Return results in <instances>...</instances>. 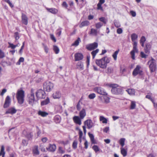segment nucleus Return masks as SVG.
<instances>
[{
    "label": "nucleus",
    "mask_w": 157,
    "mask_h": 157,
    "mask_svg": "<svg viewBox=\"0 0 157 157\" xmlns=\"http://www.w3.org/2000/svg\"><path fill=\"white\" fill-rule=\"evenodd\" d=\"M131 40L133 42V49L131 51L130 54L131 56V58L132 59L134 60L135 59V53L138 52V49L137 48V43L136 40L138 38V35L136 34L132 33L131 36Z\"/></svg>",
    "instance_id": "1"
},
{
    "label": "nucleus",
    "mask_w": 157,
    "mask_h": 157,
    "mask_svg": "<svg viewBox=\"0 0 157 157\" xmlns=\"http://www.w3.org/2000/svg\"><path fill=\"white\" fill-rule=\"evenodd\" d=\"M106 85L112 88L111 90L112 93L116 95H122L123 94V91L122 89L117 88L119 86L116 84H107Z\"/></svg>",
    "instance_id": "2"
},
{
    "label": "nucleus",
    "mask_w": 157,
    "mask_h": 157,
    "mask_svg": "<svg viewBox=\"0 0 157 157\" xmlns=\"http://www.w3.org/2000/svg\"><path fill=\"white\" fill-rule=\"evenodd\" d=\"M109 62V59L106 57H104L100 59H97L96 61V64L102 68H106L107 64Z\"/></svg>",
    "instance_id": "3"
},
{
    "label": "nucleus",
    "mask_w": 157,
    "mask_h": 157,
    "mask_svg": "<svg viewBox=\"0 0 157 157\" xmlns=\"http://www.w3.org/2000/svg\"><path fill=\"white\" fill-rule=\"evenodd\" d=\"M16 97L19 104H22L24 101V91L22 90H18L16 94Z\"/></svg>",
    "instance_id": "4"
},
{
    "label": "nucleus",
    "mask_w": 157,
    "mask_h": 157,
    "mask_svg": "<svg viewBox=\"0 0 157 157\" xmlns=\"http://www.w3.org/2000/svg\"><path fill=\"white\" fill-rule=\"evenodd\" d=\"M28 97L29 104L33 106V105L36 102V100L35 97L34 90L33 89H31V93L28 95Z\"/></svg>",
    "instance_id": "5"
},
{
    "label": "nucleus",
    "mask_w": 157,
    "mask_h": 157,
    "mask_svg": "<svg viewBox=\"0 0 157 157\" xmlns=\"http://www.w3.org/2000/svg\"><path fill=\"white\" fill-rule=\"evenodd\" d=\"M54 86L52 83L49 81H46L44 83L43 87L44 90L48 92L50 91Z\"/></svg>",
    "instance_id": "6"
},
{
    "label": "nucleus",
    "mask_w": 157,
    "mask_h": 157,
    "mask_svg": "<svg viewBox=\"0 0 157 157\" xmlns=\"http://www.w3.org/2000/svg\"><path fill=\"white\" fill-rule=\"evenodd\" d=\"M36 96L38 99H44L46 97V94L44 91L40 89L38 90L36 92Z\"/></svg>",
    "instance_id": "7"
},
{
    "label": "nucleus",
    "mask_w": 157,
    "mask_h": 157,
    "mask_svg": "<svg viewBox=\"0 0 157 157\" xmlns=\"http://www.w3.org/2000/svg\"><path fill=\"white\" fill-rule=\"evenodd\" d=\"M94 91L98 94L102 95H107V93L105 90L101 87H96L94 89Z\"/></svg>",
    "instance_id": "8"
},
{
    "label": "nucleus",
    "mask_w": 157,
    "mask_h": 157,
    "mask_svg": "<svg viewBox=\"0 0 157 157\" xmlns=\"http://www.w3.org/2000/svg\"><path fill=\"white\" fill-rule=\"evenodd\" d=\"M98 47V44L97 42H94L86 46V48L89 51L94 50Z\"/></svg>",
    "instance_id": "9"
},
{
    "label": "nucleus",
    "mask_w": 157,
    "mask_h": 157,
    "mask_svg": "<svg viewBox=\"0 0 157 157\" xmlns=\"http://www.w3.org/2000/svg\"><path fill=\"white\" fill-rule=\"evenodd\" d=\"M148 64L149 66L150 69H156V61L155 59L152 58L148 62Z\"/></svg>",
    "instance_id": "10"
},
{
    "label": "nucleus",
    "mask_w": 157,
    "mask_h": 157,
    "mask_svg": "<svg viewBox=\"0 0 157 157\" xmlns=\"http://www.w3.org/2000/svg\"><path fill=\"white\" fill-rule=\"evenodd\" d=\"M84 58L83 54L80 52H77L75 54L74 59L75 61H79L83 59Z\"/></svg>",
    "instance_id": "11"
},
{
    "label": "nucleus",
    "mask_w": 157,
    "mask_h": 157,
    "mask_svg": "<svg viewBox=\"0 0 157 157\" xmlns=\"http://www.w3.org/2000/svg\"><path fill=\"white\" fill-rule=\"evenodd\" d=\"M11 98L9 96H7L5 100V102L3 105L4 108H6L9 106L11 103Z\"/></svg>",
    "instance_id": "12"
},
{
    "label": "nucleus",
    "mask_w": 157,
    "mask_h": 157,
    "mask_svg": "<svg viewBox=\"0 0 157 157\" xmlns=\"http://www.w3.org/2000/svg\"><path fill=\"white\" fill-rule=\"evenodd\" d=\"M21 15L22 22L25 25H27L28 23V18L26 15L25 14L22 13Z\"/></svg>",
    "instance_id": "13"
},
{
    "label": "nucleus",
    "mask_w": 157,
    "mask_h": 157,
    "mask_svg": "<svg viewBox=\"0 0 157 157\" xmlns=\"http://www.w3.org/2000/svg\"><path fill=\"white\" fill-rule=\"evenodd\" d=\"M151 47V46L149 43H147L145 44L144 48V50L146 53L147 54H149Z\"/></svg>",
    "instance_id": "14"
},
{
    "label": "nucleus",
    "mask_w": 157,
    "mask_h": 157,
    "mask_svg": "<svg viewBox=\"0 0 157 157\" xmlns=\"http://www.w3.org/2000/svg\"><path fill=\"white\" fill-rule=\"evenodd\" d=\"M85 125H86L87 128L89 129L91 128L93 126V123L92 121L90 120H87L84 122Z\"/></svg>",
    "instance_id": "15"
},
{
    "label": "nucleus",
    "mask_w": 157,
    "mask_h": 157,
    "mask_svg": "<svg viewBox=\"0 0 157 157\" xmlns=\"http://www.w3.org/2000/svg\"><path fill=\"white\" fill-rule=\"evenodd\" d=\"M80 117L78 116H75L73 117V120L74 122L76 124L80 125L81 124V121Z\"/></svg>",
    "instance_id": "16"
},
{
    "label": "nucleus",
    "mask_w": 157,
    "mask_h": 157,
    "mask_svg": "<svg viewBox=\"0 0 157 157\" xmlns=\"http://www.w3.org/2000/svg\"><path fill=\"white\" fill-rule=\"evenodd\" d=\"M46 9L47 11L53 14H56L58 12V10L55 8H49L47 7L46 8Z\"/></svg>",
    "instance_id": "17"
},
{
    "label": "nucleus",
    "mask_w": 157,
    "mask_h": 157,
    "mask_svg": "<svg viewBox=\"0 0 157 157\" xmlns=\"http://www.w3.org/2000/svg\"><path fill=\"white\" fill-rule=\"evenodd\" d=\"M143 74V71L141 69H134L132 73L133 75L134 76L138 75H142Z\"/></svg>",
    "instance_id": "18"
},
{
    "label": "nucleus",
    "mask_w": 157,
    "mask_h": 157,
    "mask_svg": "<svg viewBox=\"0 0 157 157\" xmlns=\"http://www.w3.org/2000/svg\"><path fill=\"white\" fill-rule=\"evenodd\" d=\"M56 149V146L55 144H50L48 147L47 148V150L51 151H54Z\"/></svg>",
    "instance_id": "19"
},
{
    "label": "nucleus",
    "mask_w": 157,
    "mask_h": 157,
    "mask_svg": "<svg viewBox=\"0 0 157 157\" xmlns=\"http://www.w3.org/2000/svg\"><path fill=\"white\" fill-rule=\"evenodd\" d=\"M80 117L81 119H83L86 116V110L84 109H82L79 113Z\"/></svg>",
    "instance_id": "20"
},
{
    "label": "nucleus",
    "mask_w": 157,
    "mask_h": 157,
    "mask_svg": "<svg viewBox=\"0 0 157 157\" xmlns=\"http://www.w3.org/2000/svg\"><path fill=\"white\" fill-rule=\"evenodd\" d=\"M120 149L121 154L124 157L126 156L127 154V149L123 147H121Z\"/></svg>",
    "instance_id": "21"
},
{
    "label": "nucleus",
    "mask_w": 157,
    "mask_h": 157,
    "mask_svg": "<svg viewBox=\"0 0 157 157\" xmlns=\"http://www.w3.org/2000/svg\"><path fill=\"white\" fill-rule=\"evenodd\" d=\"M90 24V22L89 21L86 20L82 21L79 25L80 28H82L84 26H88Z\"/></svg>",
    "instance_id": "22"
},
{
    "label": "nucleus",
    "mask_w": 157,
    "mask_h": 157,
    "mask_svg": "<svg viewBox=\"0 0 157 157\" xmlns=\"http://www.w3.org/2000/svg\"><path fill=\"white\" fill-rule=\"evenodd\" d=\"M17 112V110L14 108H11L9 109L6 112V113L13 114Z\"/></svg>",
    "instance_id": "23"
},
{
    "label": "nucleus",
    "mask_w": 157,
    "mask_h": 157,
    "mask_svg": "<svg viewBox=\"0 0 157 157\" xmlns=\"http://www.w3.org/2000/svg\"><path fill=\"white\" fill-rule=\"evenodd\" d=\"M88 135L90 138L92 144H96L97 143L96 142V140H95L94 138V135L90 133V132L88 133Z\"/></svg>",
    "instance_id": "24"
},
{
    "label": "nucleus",
    "mask_w": 157,
    "mask_h": 157,
    "mask_svg": "<svg viewBox=\"0 0 157 157\" xmlns=\"http://www.w3.org/2000/svg\"><path fill=\"white\" fill-rule=\"evenodd\" d=\"M80 42H81V40L80 38L78 37L74 42L72 44L71 46L77 47L79 45V44Z\"/></svg>",
    "instance_id": "25"
},
{
    "label": "nucleus",
    "mask_w": 157,
    "mask_h": 157,
    "mask_svg": "<svg viewBox=\"0 0 157 157\" xmlns=\"http://www.w3.org/2000/svg\"><path fill=\"white\" fill-rule=\"evenodd\" d=\"M126 92L130 95H134L135 94V90L133 89H129L126 90Z\"/></svg>",
    "instance_id": "26"
},
{
    "label": "nucleus",
    "mask_w": 157,
    "mask_h": 157,
    "mask_svg": "<svg viewBox=\"0 0 157 157\" xmlns=\"http://www.w3.org/2000/svg\"><path fill=\"white\" fill-rule=\"evenodd\" d=\"M53 97L54 99L59 98L61 97V93L57 91L53 94Z\"/></svg>",
    "instance_id": "27"
},
{
    "label": "nucleus",
    "mask_w": 157,
    "mask_h": 157,
    "mask_svg": "<svg viewBox=\"0 0 157 157\" xmlns=\"http://www.w3.org/2000/svg\"><path fill=\"white\" fill-rule=\"evenodd\" d=\"M146 40V39L145 36H143L141 37V38L140 40V43L142 47H144V44Z\"/></svg>",
    "instance_id": "28"
},
{
    "label": "nucleus",
    "mask_w": 157,
    "mask_h": 157,
    "mask_svg": "<svg viewBox=\"0 0 157 157\" xmlns=\"http://www.w3.org/2000/svg\"><path fill=\"white\" fill-rule=\"evenodd\" d=\"M33 153L36 155H38L39 154V152L38 150V146H35L33 149Z\"/></svg>",
    "instance_id": "29"
},
{
    "label": "nucleus",
    "mask_w": 157,
    "mask_h": 157,
    "mask_svg": "<svg viewBox=\"0 0 157 157\" xmlns=\"http://www.w3.org/2000/svg\"><path fill=\"white\" fill-rule=\"evenodd\" d=\"M99 20L103 24H106L107 22V20L104 17H101L98 18Z\"/></svg>",
    "instance_id": "30"
},
{
    "label": "nucleus",
    "mask_w": 157,
    "mask_h": 157,
    "mask_svg": "<svg viewBox=\"0 0 157 157\" xmlns=\"http://www.w3.org/2000/svg\"><path fill=\"white\" fill-rule=\"evenodd\" d=\"M38 114L39 115L43 117H46L48 114L47 113L40 110L38 111Z\"/></svg>",
    "instance_id": "31"
},
{
    "label": "nucleus",
    "mask_w": 157,
    "mask_h": 157,
    "mask_svg": "<svg viewBox=\"0 0 157 157\" xmlns=\"http://www.w3.org/2000/svg\"><path fill=\"white\" fill-rule=\"evenodd\" d=\"M50 100L49 98H48L47 97L45 100L41 101V105L43 106L48 104Z\"/></svg>",
    "instance_id": "32"
},
{
    "label": "nucleus",
    "mask_w": 157,
    "mask_h": 157,
    "mask_svg": "<svg viewBox=\"0 0 157 157\" xmlns=\"http://www.w3.org/2000/svg\"><path fill=\"white\" fill-rule=\"evenodd\" d=\"M125 140V139L124 138H121L119 140V143L121 146V147H123L124 146Z\"/></svg>",
    "instance_id": "33"
},
{
    "label": "nucleus",
    "mask_w": 157,
    "mask_h": 157,
    "mask_svg": "<svg viewBox=\"0 0 157 157\" xmlns=\"http://www.w3.org/2000/svg\"><path fill=\"white\" fill-rule=\"evenodd\" d=\"M90 34L96 36L98 34L97 30L96 29L92 28L90 31Z\"/></svg>",
    "instance_id": "34"
},
{
    "label": "nucleus",
    "mask_w": 157,
    "mask_h": 157,
    "mask_svg": "<svg viewBox=\"0 0 157 157\" xmlns=\"http://www.w3.org/2000/svg\"><path fill=\"white\" fill-rule=\"evenodd\" d=\"M99 51V49H97L95 50H93V51H92V52L91 53L93 59H94L95 58L97 54L98 53Z\"/></svg>",
    "instance_id": "35"
},
{
    "label": "nucleus",
    "mask_w": 157,
    "mask_h": 157,
    "mask_svg": "<svg viewBox=\"0 0 157 157\" xmlns=\"http://www.w3.org/2000/svg\"><path fill=\"white\" fill-rule=\"evenodd\" d=\"M100 121H101L103 123L106 124L107 123L108 120L104 117L101 116L100 117Z\"/></svg>",
    "instance_id": "36"
},
{
    "label": "nucleus",
    "mask_w": 157,
    "mask_h": 157,
    "mask_svg": "<svg viewBox=\"0 0 157 157\" xmlns=\"http://www.w3.org/2000/svg\"><path fill=\"white\" fill-rule=\"evenodd\" d=\"M103 25V23L98 22L95 24V26L97 29H100Z\"/></svg>",
    "instance_id": "37"
},
{
    "label": "nucleus",
    "mask_w": 157,
    "mask_h": 157,
    "mask_svg": "<svg viewBox=\"0 0 157 157\" xmlns=\"http://www.w3.org/2000/svg\"><path fill=\"white\" fill-rule=\"evenodd\" d=\"M53 50L56 54H58L59 52V48L56 45L53 46Z\"/></svg>",
    "instance_id": "38"
},
{
    "label": "nucleus",
    "mask_w": 157,
    "mask_h": 157,
    "mask_svg": "<svg viewBox=\"0 0 157 157\" xmlns=\"http://www.w3.org/2000/svg\"><path fill=\"white\" fill-rule=\"evenodd\" d=\"M136 107V102L135 101H132L130 106V109H135Z\"/></svg>",
    "instance_id": "39"
},
{
    "label": "nucleus",
    "mask_w": 157,
    "mask_h": 157,
    "mask_svg": "<svg viewBox=\"0 0 157 157\" xmlns=\"http://www.w3.org/2000/svg\"><path fill=\"white\" fill-rule=\"evenodd\" d=\"M119 52V50L116 51L112 55V56L115 61L117 59V55Z\"/></svg>",
    "instance_id": "40"
},
{
    "label": "nucleus",
    "mask_w": 157,
    "mask_h": 157,
    "mask_svg": "<svg viewBox=\"0 0 157 157\" xmlns=\"http://www.w3.org/2000/svg\"><path fill=\"white\" fill-rule=\"evenodd\" d=\"M4 146L3 145L2 146L0 151V156L5 155V152L4 151Z\"/></svg>",
    "instance_id": "41"
},
{
    "label": "nucleus",
    "mask_w": 157,
    "mask_h": 157,
    "mask_svg": "<svg viewBox=\"0 0 157 157\" xmlns=\"http://www.w3.org/2000/svg\"><path fill=\"white\" fill-rule=\"evenodd\" d=\"M14 37L16 40H17L20 38V36L19 33L18 32H15L14 33Z\"/></svg>",
    "instance_id": "42"
},
{
    "label": "nucleus",
    "mask_w": 157,
    "mask_h": 157,
    "mask_svg": "<svg viewBox=\"0 0 157 157\" xmlns=\"http://www.w3.org/2000/svg\"><path fill=\"white\" fill-rule=\"evenodd\" d=\"M92 148L95 152H97L99 151V148L97 145H94L92 147Z\"/></svg>",
    "instance_id": "43"
},
{
    "label": "nucleus",
    "mask_w": 157,
    "mask_h": 157,
    "mask_svg": "<svg viewBox=\"0 0 157 157\" xmlns=\"http://www.w3.org/2000/svg\"><path fill=\"white\" fill-rule=\"evenodd\" d=\"M42 45L44 47V49L45 51V52L47 53H48L49 51V49L48 46L43 43L42 44Z\"/></svg>",
    "instance_id": "44"
},
{
    "label": "nucleus",
    "mask_w": 157,
    "mask_h": 157,
    "mask_svg": "<svg viewBox=\"0 0 157 157\" xmlns=\"http://www.w3.org/2000/svg\"><path fill=\"white\" fill-rule=\"evenodd\" d=\"M5 57L4 52L0 49V58L2 59Z\"/></svg>",
    "instance_id": "45"
},
{
    "label": "nucleus",
    "mask_w": 157,
    "mask_h": 157,
    "mask_svg": "<svg viewBox=\"0 0 157 157\" xmlns=\"http://www.w3.org/2000/svg\"><path fill=\"white\" fill-rule=\"evenodd\" d=\"M140 56L142 58H146L147 55L144 54L143 52H141L140 53Z\"/></svg>",
    "instance_id": "46"
},
{
    "label": "nucleus",
    "mask_w": 157,
    "mask_h": 157,
    "mask_svg": "<svg viewBox=\"0 0 157 157\" xmlns=\"http://www.w3.org/2000/svg\"><path fill=\"white\" fill-rule=\"evenodd\" d=\"M96 97L95 94L94 93H92L90 94L88 96V98L90 99H93Z\"/></svg>",
    "instance_id": "47"
},
{
    "label": "nucleus",
    "mask_w": 157,
    "mask_h": 157,
    "mask_svg": "<svg viewBox=\"0 0 157 157\" xmlns=\"http://www.w3.org/2000/svg\"><path fill=\"white\" fill-rule=\"evenodd\" d=\"M4 1L6 2L10 6L11 8H13V5L12 4L11 2L10 1V0H4Z\"/></svg>",
    "instance_id": "48"
},
{
    "label": "nucleus",
    "mask_w": 157,
    "mask_h": 157,
    "mask_svg": "<svg viewBox=\"0 0 157 157\" xmlns=\"http://www.w3.org/2000/svg\"><path fill=\"white\" fill-rule=\"evenodd\" d=\"M90 59V55H87L86 57V63L87 66L88 67L89 65Z\"/></svg>",
    "instance_id": "49"
},
{
    "label": "nucleus",
    "mask_w": 157,
    "mask_h": 157,
    "mask_svg": "<svg viewBox=\"0 0 157 157\" xmlns=\"http://www.w3.org/2000/svg\"><path fill=\"white\" fill-rule=\"evenodd\" d=\"M77 142L76 140H75L72 144V147L73 148L76 149L77 147Z\"/></svg>",
    "instance_id": "50"
},
{
    "label": "nucleus",
    "mask_w": 157,
    "mask_h": 157,
    "mask_svg": "<svg viewBox=\"0 0 157 157\" xmlns=\"http://www.w3.org/2000/svg\"><path fill=\"white\" fill-rule=\"evenodd\" d=\"M101 4L98 3L97 5V9L98 10H101L102 11L103 10L102 7L101 6Z\"/></svg>",
    "instance_id": "51"
},
{
    "label": "nucleus",
    "mask_w": 157,
    "mask_h": 157,
    "mask_svg": "<svg viewBox=\"0 0 157 157\" xmlns=\"http://www.w3.org/2000/svg\"><path fill=\"white\" fill-rule=\"evenodd\" d=\"M8 44L9 45L8 48H11L12 49H14L15 48V45H14L13 44L11 43L10 42H8Z\"/></svg>",
    "instance_id": "52"
},
{
    "label": "nucleus",
    "mask_w": 157,
    "mask_h": 157,
    "mask_svg": "<svg viewBox=\"0 0 157 157\" xmlns=\"http://www.w3.org/2000/svg\"><path fill=\"white\" fill-rule=\"evenodd\" d=\"M80 100H79L78 101V103H77V104L76 106L77 109L78 111H80L81 109V106L80 105Z\"/></svg>",
    "instance_id": "53"
},
{
    "label": "nucleus",
    "mask_w": 157,
    "mask_h": 157,
    "mask_svg": "<svg viewBox=\"0 0 157 157\" xmlns=\"http://www.w3.org/2000/svg\"><path fill=\"white\" fill-rule=\"evenodd\" d=\"M50 36L51 39L54 42H56V40L54 35L53 34H50Z\"/></svg>",
    "instance_id": "54"
},
{
    "label": "nucleus",
    "mask_w": 157,
    "mask_h": 157,
    "mask_svg": "<svg viewBox=\"0 0 157 157\" xmlns=\"http://www.w3.org/2000/svg\"><path fill=\"white\" fill-rule=\"evenodd\" d=\"M24 61V59L23 57H21L19 59L17 63L18 64H20L21 62H23Z\"/></svg>",
    "instance_id": "55"
},
{
    "label": "nucleus",
    "mask_w": 157,
    "mask_h": 157,
    "mask_svg": "<svg viewBox=\"0 0 157 157\" xmlns=\"http://www.w3.org/2000/svg\"><path fill=\"white\" fill-rule=\"evenodd\" d=\"M62 6L66 9H67L68 5L66 2H63L62 4Z\"/></svg>",
    "instance_id": "56"
},
{
    "label": "nucleus",
    "mask_w": 157,
    "mask_h": 157,
    "mask_svg": "<svg viewBox=\"0 0 157 157\" xmlns=\"http://www.w3.org/2000/svg\"><path fill=\"white\" fill-rule=\"evenodd\" d=\"M59 153L63 154L65 153V151L62 149V147H59Z\"/></svg>",
    "instance_id": "57"
},
{
    "label": "nucleus",
    "mask_w": 157,
    "mask_h": 157,
    "mask_svg": "<svg viewBox=\"0 0 157 157\" xmlns=\"http://www.w3.org/2000/svg\"><path fill=\"white\" fill-rule=\"evenodd\" d=\"M104 101L106 103H108L109 102V98L107 97H104Z\"/></svg>",
    "instance_id": "58"
},
{
    "label": "nucleus",
    "mask_w": 157,
    "mask_h": 157,
    "mask_svg": "<svg viewBox=\"0 0 157 157\" xmlns=\"http://www.w3.org/2000/svg\"><path fill=\"white\" fill-rule=\"evenodd\" d=\"M57 32L56 33V34L58 36H60L61 34V32H62L61 29H58L57 30Z\"/></svg>",
    "instance_id": "59"
},
{
    "label": "nucleus",
    "mask_w": 157,
    "mask_h": 157,
    "mask_svg": "<svg viewBox=\"0 0 157 157\" xmlns=\"http://www.w3.org/2000/svg\"><path fill=\"white\" fill-rule=\"evenodd\" d=\"M123 30L121 28H118L117 30V33L118 34H120L122 33Z\"/></svg>",
    "instance_id": "60"
},
{
    "label": "nucleus",
    "mask_w": 157,
    "mask_h": 157,
    "mask_svg": "<svg viewBox=\"0 0 157 157\" xmlns=\"http://www.w3.org/2000/svg\"><path fill=\"white\" fill-rule=\"evenodd\" d=\"M130 13L132 15V16L133 17H135L136 15V12L133 11H130Z\"/></svg>",
    "instance_id": "61"
},
{
    "label": "nucleus",
    "mask_w": 157,
    "mask_h": 157,
    "mask_svg": "<svg viewBox=\"0 0 157 157\" xmlns=\"http://www.w3.org/2000/svg\"><path fill=\"white\" fill-rule=\"evenodd\" d=\"M26 136L29 140H30L32 138V135H31V133H29L28 134L26 135Z\"/></svg>",
    "instance_id": "62"
},
{
    "label": "nucleus",
    "mask_w": 157,
    "mask_h": 157,
    "mask_svg": "<svg viewBox=\"0 0 157 157\" xmlns=\"http://www.w3.org/2000/svg\"><path fill=\"white\" fill-rule=\"evenodd\" d=\"M94 18V16L93 15H91L90 14L89 15L88 17V19L90 20L93 19Z\"/></svg>",
    "instance_id": "63"
},
{
    "label": "nucleus",
    "mask_w": 157,
    "mask_h": 157,
    "mask_svg": "<svg viewBox=\"0 0 157 157\" xmlns=\"http://www.w3.org/2000/svg\"><path fill=\"white\" fill-rule=\"evenodd\" d=\"M22 143L24 146H26L28 144L27 141L25 140H23Z\"/></svg>",
    "instance_id": "64"
}]
</instances>
